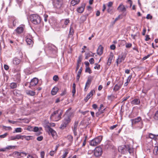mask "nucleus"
<instances>
[{"instance_id": "nucleus-1", "label": "nucleus", "mask_w": 158, "mask_h": 158, "mask_svg": "<svg viewBox=\"0 0 158 158\" xmlns=\"http://www.w3.org/2000/svg\"><path fill=\"white\" fill-rule=\"evenodd\" d=\"M118 151L123 154H126L128 152L130 154L133 153V149L129 145H124L120 146L118 148Z\"/></svg>"}, {"instance_id": "nucleus-2", "label": "nucleus", "mask_w": 158, "mask_h": 158, "mask_svg": "<svg viewBox=\"0 0 158 158\" xmlns=\"http://www.w3.org/2000/svg\"><path fill=\"white\" fill-rule=\"evenodd\" d=\"M61 115V111L58 110L53 112L50 116V118L53 121H57L60 119Z\"/></svg>"}, {"instance_id": "nucleus-3", "label": "nucleus", "mask_w": 158, "mask_h": 158, "mask_svg": "<svg viewBox=\"0 0 158 158\" xmlns=\"http://www.w3.org/2000/svg\"><path fill=\"white\" fill-rule=\"evenodd\" d=\"M102 136L100 135L95 138L89 142V145L92 146H95L100 143L102 139Z\"/></svg>"}, {"instance_id": "nucleus-4", "label": "nucleus", "mask_w": 158, "mask_h": 158, "mask_svg": "<svg viewBox=\"0 0 158 158\" xmlns=\"http://www.w3.org/2000/svg\"><path fill=\"white\" fill-rule=\"evenodd\" d=\"M30 18L32 23L34 24H38L41 22V18L37 15H31L30 16Z\"/></svg>"}, {"instance_id": "nucleus-5", "label": "nucleus", "mask_w": 158, "mask_h": 158, "mask_svg": "<svg viewBox=\"0 0 158 158\" xmlns=\"http://www.w3.org/2000/svg\"><path fill=\"white\" fill-rule=\"evenodd\" d=\"M54 7L58 10H60L63 7L62 0H52Z\"/></svg>"}, {"instance_id": "nucleus-6", "label": "nucleus", "mask_w": 158, "mask_h": 158, "mask_svg": "<svg viewBox=\"0 0 158 158\" xmlns=\"http://www.w3.org/2000/svg\"><path fill=\"white\" fill-rule=\"evenodd\" d=\"M126 57V54L125 53H122L120 55L118 56V58L116 60V62L117 65L124 61Z\"/></svg>"}, {"instance_id": "nucleus-7", "label": "nucleus", "mask_w": 158, "mask_h": 158, "mask_svg": "<svg viewBox=\"0 0 158 158\" xmlns=\"http://www.w3.org/2000/svg\"><path fill=\"white\" fill-rule=\"evenodd\" d=\"M102 153V148L99 147H97L94 150V154L96 157L100 156Z\"/></svg>"}, {"instance_id": "nucleus-8", "label": "nucleus", "mask_w": 158, "mask_h": 158, "mask_svg": "<svg viewBox=\"0 0 158 158\" xmlns=\"http://www.w3.org/2000/svg\"><path fill=\"white\" fill-rule=\"evenodd\" d=\"M70 120V118L68 116L65 118L63 121V123L61 124L60 127L62 129H64L66 127L67 125L69 123Z\"/></svg>"}, {"instance_id": "nucleus-9", "label": "nucleus", "mask_w": 158, "mask_h": 158, "mask_svg": "<svg viewBox=\"0 0 158 158\" xmlns=\"http://www.w3.org/2000/svg\"><path fill=\"white\" fill-rule=\"evenodd\" d=\"M23 139V136L22 135H17L15 136H12L10 137L9 138V140H14L16 139Z\"/></svg>"}, {"instance_id": "nucleus-10", "label": "nucleus", "mask_w": 158, "mask_h": 158, "mask_svg": "<svg viewBox=\"0 0 158 158\" xmlns=\"http://www.w3.org/2000/svg\"><path fill=\"white\" fill-rule=\"evenodd\" d=\"M47 128L48 129V132L49 135H51L53 138L56 135V132L49 126H48Z\"/></svg>"}, {"instance_id": "nucleus-11", "label": "nucleus", "mask_w": 158, "mask_h": 158, "mask_svg": "<svg viewBox=\"0 0 158 158\" xmlns=\"http://www.w3.org/2000/svg\"><path fill=\"white\" fill-rule=\"evenodd\" d=\"M141 120H142V119L141 117L140 116L134 119H131V125L133 126V125L136 124L140 122Z\"/></svg>"}, {"instance_id": "nucleus-12", "label": "nucleus", "mask_w": 158, "mask_h": 158, "mask_svg": "<svg viewBox=\"0 0 158 158\" xmlns=\"http://www.w3.org/2000/svg\"><path fill=\"white\" fill-rule=\"evenodd\" d=\"M38 79L36 78H34L31 80L29 87H31V86H35L38 84Z\"/></svg>"}, {"instance_id": "nucleus-13", "label": "nucleus", "mask_w": 158, "mask_h": 158, "mask_svg": "<svg viewBox=\"0 0 158 158\" xmlns=\"http://www.w3.org/2000/svg\"><path fill=\"white\" fill-rule=\"evenodd\" d=\"M117 10L120 12H124L126 10V8L123 4H121L118 7Z\"/></svg>"}, {"instance_id": "nucleus-14", "label": "nucleus", "mask_w": 158, "mask_h": 158, "mask_svg": "<svg viewBox=\"0 0 158 158\" xmlns=\"http://www.w3.org/2000/svg\"><path fill=\"white\" fill-rule=\"evenodd\" d=\"M123 83H119L116 84L113 88L114 91L116 92L118 91L121 87Z\"/></svg>"}, {"instance_id": "nucleus-15", "label": "nucleus", "mask_w": 158, "mask_h": 158, "mask_svg": "<svg viewBox=\"0 0 158 158\" xmlns=\"http://www.w3.org/2000/svg\"><path fill=\"white\" fill-rule=\"evenodd\" d=\"M24 29L23 26H21L18 27L15 31L18 34H20L23 32Z\"/></svg>"}, {"instance_id": "nucleus-16", "label": "nucleus", "mask_w": 158, "mask_h": 158, "mask_svg": "<svg viewBox=\"0 0 158 158\" xmlns=\"http://www.w3.org/2000/svg\"><path fill=\"white\" fill-rule=\"evenodd\" d=\"M114 55L112 53H111L110 55L109 58L108 60V61L107 62V64L108 65H110L111 62L112 60L113 59V57Z\"/></svg>"}, {"instance_id": "nucleus-17", "label": "nucleus", "mask_w": 158, "mask_h": 158, "mask_svg": "<svg viewBox=\"0 0 158 158\" xmlns=\"http://www.w3.org/2000/svg\"><path fill=\"white\" fill-rule=\"evenodd\" d=\"M26 41L28 45L32 46L33 44V42L32 40L31 37L30 38H27L26 39Z\"/></svg>"}, {"instance_id": "nucleus-18", "label": "nucleus", "mask_w": 158, "mask_h": 158, "mask_svg": "<svg viewBox=\"0 0 158 158\" xmlns=\"http://www.w3.org/2000/svg\"><path fill=\"white\" fill-rule=\"evenodd\" d=\"M21 62V60L17 58H14L13 60V64L15 65L19 64Z\"/></svg>"}, {"instance_id": "nucleus-19", "label": "nucleus", "mask_w": 158, "mask_h": 158, "mask_svg": "<svg viewBox=\"0 0 158 158\" xmlns=\"http://www.w3.org/2000/svg\"><path fill=\"white\" fill-rule=\"evenodd\" d=\"M103 48L100 45L97 50V53L99 55H101L103 52Z\"/></svg>"}, {"instance_id": "nucleus-20", "label": "nucleus", "mask_w": 158, "mask_h": 158, "mask_svg": "<svg viewBox=\"0 0 158 158\" xmlns=\"http://www.w3.org/2000/svg\"><path fill=\"white\" fill-rule=\"evenodd\" d=\"M149 137L150 138L155 139V140H158V135H155L152 133H150L149 134Z\"/></svg>"}, {"instance_id": "nucleus-21", "label": "nucleus", "mask_w": 158, "mask_h": 158, "mask_svg": "<svg viewBox=\"0 0 158 158\" xmlns=\"http://www.w3.org/2000/svg\"><path fill=\"white\" fill-rule=\"evenodd\" d=\"M140 103V101L139 99L135 98L131 101V103L134 105H139Z\"/></svg>"}, {"instance_id": "nucleus-22", "label": "nucleus", "mask_w": 158, "mask_h": 158, "mask_svg": "<svg viewBox=\"0 0 158 158\" xmlns=\"http://www.w3.org/2000/svg\"><path fill=\"white\" fill-rule=\"evenodd\" d=\"M92 81V79L91 78H90L89 77H88V80H87V82L85 84V89H86V88L87 87H89L90 85L91 84V82Z\"/></svg>"}, {"instance_id": "nucleus-23", "label": "nucleus", "mask_w": 158, "mask_h": 158, "mask_svg": "<svg viewBox=\"0 0 158 158\" xmlns=\"http://www.w3.org/2000/svg\"><path fill=\"white\" fill-rule=\"evenodd\" d=\"M58 90V88L55 87H54L51 91V94L52 95H55L56 94Z\"/></svg>"}, {"instance_id": "nucleus-24", "label": "nucleus", "mask_w": 158, "mask_h": 158, "mask_svg": "<svg viewBox=\"0 0 158 158\" xmlns=\"http://www.w3.org/2000/svg\"><path fill=\"white\" fill-rule=\"evenodd\" d=\"M82 69L81 67L78 71V72L77 75L76 77V79L78 81L79 80V78L81 74V71H82Z\"/></svg>"}, {"instance_id": "nucleus-25", "label": "nucleus", "mask_w": 158, "mask_h": 158, "mask_svg": "<svg viewBox=\"0 0 158 158\" xmlns=\"http://www.w3.org/2000/svg\"><path fill=\"white\" fill-rule=\"evenodd\" d=\"M84 6H81L78 7L77 9V11L79 13H82L84 11Z\"/></svg>"}, {"instance_id": "nucleus-26", "label": "nucleus", "mask_w": 158, "mask_h": 158, "mask_svg": "<svg viewBox=\"0 0 158 158\" xmlns=\"http://www.w3.org/2000/svg\"><path fill=\"white\" fill-rule=\"evenodd\" d=\"M70 23V20L69 19H64V24L62 26V28H65L66 26Z\"/></svg>"}, {"instance_id": "nucleus-27", "label": "nucleus", "mask_w": 158, "mask_h": 158, "mask_svg": "<svg viewBox=\"0 0 158 158\" xmlns=\"http://www.w3.org/2000/svg\"><path fill=\"white\" fill-rule=\"evenodd\" d=\"M80 2L79 0H72L71 1V4L73 6L77 4Z\"/></svg>"}, {"instance_id": "nucleus-28", "label": "nucleus", "mask_w": 158, "mask_h": 158, "mask_svg": "<svg viewBox=\"0 0 158 158\" xmlns=\"http://www.w3.org/2000/svg\"><path fill=\"white\" fill-rule=\"evenodd\" d=\"M10 88L13 89L17 87V85L16 83L12 82L11 83L10 85Z\"/></svg>"}, {"instance_id": "nucleus-29", "label": "nucleus", "mask_w": 158, "mask_h": 158, "mask_svg": "<svg viewBox=\"0 0 158 158\" xmlns=\"http://www.w3.org/2000/svg\"><path fill=\"white\" fill-rule=\"evenodd\" d=\"M22 131V129L20 127L16 128L13 131V133L21 132Z\"/></svg>"}, {"instance_id": "nucleus-30", "label": "nucleus", "mask_w": 158, "mask_h": 158, "mask_svg": "<svg viewBox=\"0 0 158 158\" xmlns=\"http://www.w3.org/2000/svg\"><path fill=\"white\" fill-rule=\"evenodd\" d=\"M27 94L31 96H34L35 95V92L31 90H29L27 92Z\"/></svg>"}, {"instance_id": "nucleus-31", "label": "nucleus", "mask_w": 158, "mask_h": 158, "mask_svg": "<svg viewBox=\"0 0 158 158\" xmlns=\"http://www.w3.org/2000/svg\"><path fill=\"white\" fill-rule=\"evenodd\" d=\"M67 138L69 141L71 143L73 140V137L71 135H69L67 136Z\"/></svg>"}, {"instance_id": "nucleus-32", "label": "nucleus", "mask_w": 158, "mask_h": 158, "mask_svg": "<svg viewBox=\"0 0 158 158\" xmlns=\"http://www.w3.org/2000/svg\"><path fill=\"white\" fill-rule=\"evenodd\" d=\"M13 94L15 96H19L20 95L19 91L18 90H15L13 91Z\"/></svg>"}, {"instance_id": "nucleus-33", "label": "nucleus", "mask_w": 158, "mask_h": 158, "mask_svg": "<svg viewBox=\"0 0 158 158\" xmlns=\"http://www.w3.org/2000/svg\"><path fill=\"white\" fill-rule=\"evenodd\" d=\"M85 72H88L89 74H90L92 73L91 70L90 69V68L89 67H86L85 69Z\"/></svg>"}, {"instance_id": "nucleus-34", "label": "nucleus", "mask_w": 158, "mask_h": 158, "mask_svg": "<svg viewBox=\"0 0 158 158\" xmlns=\"http://www.w3.org/2000/svg\"><path fill=\"white\" fill-rule=\"evenodd\" d=\"M82 56H80L78 57L77 64H80L82 60Z\"/></svg>"}, {"instance_id": "nucleus-35", "label": "nucleus", "mask_w": 158, "mask_h": 158, "mask_svg": "<svg viewBox=\"0 0 158 158\" xmlns=\"http://www.w3.org/2000/svg\"><path fill=\"white\" fill-rule=\"evenodd\" d=\"M15 147L16 146H8L5 149L8 150H10L11 149L15 148Z\"/></svg>"}, {"instance_id": "nucleus-36", "label": "nucleus", "mask_w": 158, "mask_h": 158, "mask_svg": "<svg viewBox=\"0 0 158 158\" xmlns=\"http://www.w3.org/2000/svg\"><path fill=\"white\" fill-rule=\"evenodd\" d=\"M94 91L93 90H91L89 94L87 95V96L89 98L93 95V93Z\"/></svg>"}, {"instance_id": "nucleus-37", "label": "nucleus", "mask_w": 158, "mask_h": 158, "mask_svg": "<svg viewBox=\"0 0 158 158\" xmlns=\"http://www.w3.org/2000/svg\"><path fill=\"white\" fill-rule=\"evenodd\" d=\"M78 125V123H75L74 125L73 131H77V127Z\"/></svg>"}, {"instance_id": "nucleus-38", "label": "nucleus", "mask_w": 158, "mask_h": 158, "mask_svg": "<svg viewBox=\"0 0 158 158\" xmlns=\"http://www.w3.org/2000/svg\"><path fill=\"white\" fill-rule=\"evenodd\" d=\"M158 151V147L155 146L153 152L155 154H156L157 153V151Z\"/></svg>"}, {"instance_id": "nucleus-39", "label": "nucleus", "mask_w": 158, "mask_h": 158, "mask_svg": "<svg viewBox=\"0 0 158 158\" xmlns=\"http://www.w3.org/2000/svg\"><path fill=\"white\" fill-rule=\"evenodd\" d=\"M80 19L82 22H83L86 20V17L85 16H82L81 17Z\"/></svg>"}, {"instance_id": "nucleus-40", "label": "nucleus", "mask_w": 158, "mask_h": 158, "mask_svg": "<svg viewBox=\"0 0 158 158\" xmlns=\"http://www.w3.org/2000/svg\"><path fill=\"white\" fill-rule=\"evenodd\" d=\"M23 138H25L26 140H29L30 139V136H26V135H22Z\"/></svg>"}, {"instance_id": "nucleus-41", "label": "nucleus", "mask_w": 158, "mask_h": 158, "mask_svg": "<svg viewBox=\"0 0 158 158\" xmlns=\"http://www.w3.org/2000/svg\"><path fill=\"white\" fill-rule=\"evenodd\" d=\"M53 80L55 81H57L59 79V77L57 75H55L53 77Z\"/></svg>"}, {"instance_id": "nucleus-42", "label": "nucleus", "mask_w": 158, "mask_h": 158, "mask_svg": "<svg viewBox=\"0 0 158 158\" xmlns=\"http://www.w3.org/2000/svg\"><path fill=\"white\" fill-rule=\"evenodd\" d=\"M44 21H45V22H47V20H48V15L46 14H44Z\"/></svg>"}, {"instance_id": "nucleus-43", "label": "nucleus", "mask_w": 158, "mask_h": 158, "mask_svg": "<svg viewBox=\"0 0 158 158\" xmlns=\"http://www.w3.org/2000/svg\"><path fill=\"white\" fill-rule=\"evenodd\" d=\"M95 64L96 65L94 67L95 69H100V65L99 64Z\"/></svg>"}, {"instance_id": "nucleus-44", "label": "nucleus", "mask_w": 158, "mask_h": 158, "mask_svg": "<svg viewBox=\"0 0 158 158\" xmlns=\"http://www.w3.org/2000/svg\"><path fill=\"white\" fill-rule=\"evenodd\" d=\"M68 153V151L67 150L64 153L63 155L62 158H65Z\"/></svg>"}, {"instance_id": "nucleus-45", "label": "nucleus", "mask_w": 158, "mask_h": 158, "mask_svg": "<svg viewBox=\"0 0 158 158\" xmlns=\"http://www.w3.org/2000/svg\"><path fill=\"white\" fill-rule=\"evenodd\" d=\"M132 46L131 43H126V47L127 48H130Z\"/></svg>"}, {"instance_id": "nucleus-46", "label": "nucleus", "mask_w": 158, "mask_h": 158, "mask_svg": "<svg viewBox=\"0 0 158 158\" xmlns=\"http://www.w3.org/2000/svg\"><path fill=\"white\" fill-rule=\"evenodd\" d=\"M2 127H3V128L6 130H7V129H6V128H7L8 130H9L11 129V128L10 127H6L5 126H3V125L2 126Z\"/></svg>"}, {"instance_id": "nucleus-47", "label": "nucleus", "mask_w": 158, "mask_h": 158, "mask_svg": "<svg viewBox=\"0 0 158 158\" xmlns=\"http://www.w3.org/2000/svg\"><path fill=\"white\" fill-rule=\"evenodd\" d=\"M8 135V133H5L3 135H0V138H4L5 137Z\"/></svg>"}, {"instance_id": "nucleus-48", "label": "nucleus", "mask_w": 158, "mask_h": 158, "mask_svg": "<svg viewBox=\"0 0 158 158\" xmlns=\"http://www.w3.org/2000/svg\"><path fill=\"white\" fill-rule=\"evenodd\" d=\"M89 62L90 64H94V60L93 58H91L89 60Z\"/></svg>"}, {"instance_id": "nucleus-49", "label": "nucleus", "mask_w": 158, "mask_h": 158, "mask_svg": "<svg viewBox=\"0 0 158 158\" xmlns=\"http://www.w3.org/2000/svg\"><path fill=\"white\" fill-rule=\"evenodd\" d=\"M43 139V137L42 136H40L39 137H38L37 138V139L38 141H41Z\"/></svg>"}, {"instance_id": "nucleus-50", "label": "nucleus", "mask_w": 158, "mask_h": 158, "mask_svg": "<svg viewBox=\"0 0 158 158\" xmlns=\"http://www.w3.org/2000/svg\"><path fill=\"white\" fill-rule=\"evenodd\" d=\"M118 126V125L116 124L115 125H113V126H111L110 127V130H113L114 128H115Z\"/></svg>"}, {"instance_id": "nucleus-51", "label": "nucleus", "mask_w": 158, "mask_h": 158, "mask_svg": "<svg viewBox=\"0 0 158 158\" xmlns=\"http://www.w3.org/2000/svg\"><path fill=\"white\" fill-rule=\"evenodd\" d=\"M132 76V75H131L128 76V77L127 78V82H129L130 81L131 79V78Z\"/></svg>"}, {"instance_id": "nucleus-52", "label": "nucleus", "mask_w": 158, "mask_h": 158, "mask_svg": "<svg viewBox=\"0 0 158 158\" xmlns=\"http://www.w3.org/2000/svg\"><path fill=\"white\" fill-rule=\"evenodd\" d=\"M56 152V151H55V150L51 151L50 152V155L51 156H53Z\"/></svg>"}, {"instance_id": "nucleus-53", "label": "nucleus", "mask_w": 158, "mask_h": 158, "mask_svg": "<svg viewBox=\"0 0 158 158\" xmlns=\"http://www.w3.org/2000/svg\"><path fill=\"white\" fill-rule=\"evenodd\" d=\"M45 155V153L44 151H42L41 152L40 155L41 156V158L44 157Z\"/></svg>"}, {"instance_id": "nucleus-54", "label": "nucleus", "mask_w": 158, "mask_h": 158, "mask_svg": "<svg viewBox=\"0 0 158 158\" xmlns=\"http://www.w3.org/2000/svg\"><path fill=\"white\" fill-rule=\"evenodd\" d=\"M110 48L111 49L114 50L115 48V46L114 44H112L110 46Z\"/></svg>"}, {"instance_id": "nucleus-55", "label": "nucleus", "mask_w": 158, "mask_h": 158, "mask_svg": "<svg viewBox=\"0 0 158 158\" xmlns=\"http://www.w3.org/2000/svg\"><path fill=\"white\" fill-rule=\"evenodd\" d=\"M146 18L148 19H151L152 18V16L150 14H148L147 15Z\"/></svg>"}, {"instance_id": "nucleus-56", "label": "nucleus", "mask_w": 158, "mask_h": 158, "mask_svg": "<svg viewBox=\"0 0 158 158\" xmlns=\"http://www.w3.org/2000/svg\"><path fill=\"white\" fill-rule=\"evenodd\" d=\"M39 130L38 127H35L33 128V131L35 132H37Z\"/></svg>"}, {"instance_id": "nucleus-57", "label": "nucleus", "mask_w": 158, "mask_h": 158, "mask_svg": "<svg viewBox=\"0 0 158 158\" xmlns=\"http://www.w3.org/2000/svg\"><path fill=\"white\" fill-rule=\"evenodd\" d=\"M66 93V90H64L60 94V95L61 96H63Z\"/></svg>"}, {"instance_id": "nucleus-58", "label": "nucleus", "mask_w": 158, "mask_h": 158, "mask_svg": "<svg viewBox=\"0 0 158 158\" xmlns=\"http://www.w3.org/2000/svg\"><path fill=\"white\" fill-rule=\"evenodd\" d=\"M155 118L157 119H158V110L157 111L155 114Z\"/></svg>"}, {"instance_id": "nucleus-59", "label": "nucleus", "mask_w": 158, "mask_h": 158, "mask_svg": "<svg viewBox=\"0 0 158 158\" xmlns=\"http://www.w3.org/2000/svg\"><path fill=\"white\" fill-rule=\"evenodd\" d=\"M129 97H130L129 96H128L124 98H123V101L124 102V101H126L129 98Z\"/></svg>"}, {"instance_id": "nucleus-60", "label": "nucleus", "mask_w": 158, "mask_h": 158, "mask_svg": "<svg viewBox=\"0 0 158 158\" xmlns=\"http://www.w3.org/2000/svg\"><path fill=\"white\" fill-rule=\"evenodd\" d=\"M112 4H113L112 2H110L108 3V6L109 7H111L112 5Z\"/></svg>"}, {"instance_id": "nucleus-61", "label": "nucleus", "mask_w": 158, "mask_h": 158, "mask_svg": "<svg viewBox=\"0 0 158 158\" xmlns=\"http://www.w3.org/2000/svg\"><path fill=\"white\" fill-rule=\"evenodd\" d=\"M23 0H16L17 2L19 4H21L23 2Z\"/></svg>"}, {"instance_id": "nucleus-62", "label": "nucleus", "mask_w": 158, "mask_h": 158, "mask_svg": "<svg viewBox=\"0 0 158 158\" xmlns=\"http://www.w3.org/2000/svg\"><path fill=\"white\" fill-rule=\"evenodd\" d=\"M146 37L145 39V40L146 41H148L150 39V38L149 37V35H147L146 36Z\"/></svg>"}, {"instance_id": "nucleus-63", "label": "nucleus", "mask_w": 158, "mask_h": 158, "mask_svg": "<svg viewBox=\"0 0 158 158\" xmlns=\"http://www.w3.org/2000/svg\"><path fill=\"white\" fill-rule=\"evenodd\" d=\"M4 68L6 70H7L9 69V66L7 65H4Z\"/></svg>"}, {"instance_id": "nucleus-64", "label": "nucleus", "mask_w": 158, "mask_h": 158, "mask_svg": "<svg viewBox=\"0 0 158 158\" xmlns=\"http://www.w3.org/2000/svg\"><path fill=\"white\" fill-rule=\"evenodd\" d=\"M102 86L101 85H100L98 86V90H101L102 88Z\"/></svg>"}]
</instances>
